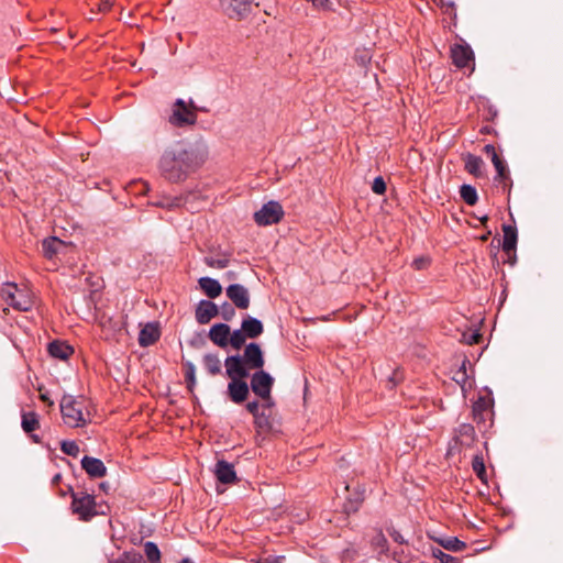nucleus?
Returning a JSON list of instances; mask_svg holds the SVG:
<instances>
[{
    "label": "nucleus",
    "instance_id": "nucleus-55",
    "mask_svg": "<svg viewBox=\"0 0 563 563\" xmlns=\"http://www.w3.org/2000/svg\"><path fill=\"white\" fill-rule=\"evenodd\" d=\"M179 563H194V561H191L190 559L188 558H185L183 559Z\"/></svg>",
    "mask_w": 563,
    "mask_h": 563
},
{
    "label": "nucleus",
    "instance_id": "nucleus-11",
    "mask_svg": "<svg viewBox=\"0 0 563 563\" xmlns=\"http://www.w3.org/2000/svg\"><path fill=\"white\" fill-rule=\"evenodd\" d=\"M485 154L490 157L492 163L497 172V176L495 178L496 181L503 184L504 187L507 186L509 179V172L503 158L497 154V151L493 144H486L484 146Z\"/></svg>",
    "mask_w": 563,
    "mask_h": 563
},
{
    "label": "nucleus",
    "instance_id": "nucleus-15",
    "mask_svg": "<svg viewBox=\"0 0 563 563\" xmlns=\"http://www.w3.org/2000/svg\"><path fill=\"white\" fill-rule=\"evenodd\" d=\"M219 314L218 306L210 300H200L196 308V320L199 324H207Z\"/></svg>",
    "mask_w": 563,
    "mask_h": 563
},
{
    "label": "nucleus",
    "instance_id": "nucleus-4",
    "mask_svg": "<svg viewBox=\"0 0 563 563\" xmlns=\"http://www.w3.org/2000/svg\"><path fill=\"white\" fill-rule=\"evenodd\" d=\"M5 301L15 310L30 311L33 307V297L26 288H19L16 284H7L2 289Z\"/></svg>",
    "mask_w": 563,
    "mask_h": 563
},
{
    "label": "nucleus",
    "instance_id": "nucleus-10",
    "mask_svg": "<svg viewBox=\"0 0 563 563\" xmlns=\"http://www.w3.org/2000/svg\"><path fill=\"white\" fill-rule=\"evenodd\" d=\"M451 58L457 68H465L470 65H474L473 49L466 43L454 44L451 46Z\"/></svg>",
    "mask_w": 563,
    "mask_h": 563
},
{
    "label": "nucleus",
    "instance_id": "nucleus-42",
    "mask_svg": "<svg viewBox=\"0 0 563 563\" xmlns=\"http://www.w3.org/2000/svg\"><path fill=\"white\" fill-rule=\"evenodd\" d=\"M219 308V313L225 321H231L235 316V310L231 303L224 302Z\"/></svg>",
    "mask_w": 563,
    "mask_h": 563
},
{
    "label": "nucleus",
    "instance_id": "nucleus-7",
    "mask_svg": "<svg viewBox=\"0 0 563 563\" xmlns=\"http://www.w3.org/2000/svg\"><path fill=\"white\" fill-rule=\"evenodd\" d=\"M71 508L81 520H89L97 515L95 497L86 493H73Z\"/></svg>",
    "mask_w": 563,
    "mask_h": 563
},
{
    "label": "nucleus",
    "instance_id": "nucleus-39",
    "mask_svg": "<svg viewBox=\"0 0 563 563\" xmlns=\"http://www.w3.org/2000/svg\"><path fill=\"white\" fill-rule=\"evenodd\" d=\"M466 363L464 360L461 367L454 373L453 379L461 386L462 390H465V385L467 384L468 376L466 373Z\"/></svg>",
    "mask_w": 563,
    "mask_h": 563
},
{
    "label": "nucleus",
    "instance_id": "nucleus-21",
    "mask_svg": "<svg viewBox=\"0 0 563 563\" xmlns=\"http://www.w3.org/2000/svg\"><path fill=\"white\" fill-rule=\"evenodd\" d=\"M241 329L245 332L249 339H256L264 331L262 321L251 316H246L243 319L241 323Z\"/></svg>",
    "mask_w": 563,
    "mask_h": 563
},
{
    "label": "nucleus",
    "instance_id": "nucleus-8",
    "mask_svg": "<svg viewBox=\"0 0 563 563\" xmlns=\"http://www.w3.org/2000/svg\"><path fill=\"white\" fill-rule=\"evenodd\" d=\"M253 0H220L223 12L230 19H243L250 12Z\"/></svg>",
    "mask_w": 563,
    "mask_h": 563
},
{
    "label": "nucleus",
    "instance_id": "nucleus-1",
    "mask_svg": "<svg viewBox=\"0 0 563 563\" xmlns=\"http://www.w3.org/2000/svg\"><path fill=\"white\" fill-rule=\"evenodd\" d=\"M208 156L209 147L203 140L187 145L176 143L164 151L158 167L164 178L172 183H180L199 169Z\"/></svg>",
    "mask_w": 563,
    "mask_h": 563
},
{
    "label": "nucleus",
    "instance_id": "nucleus-25",
    "mask_svg": "<svg viewBox=\"0 0 563 563\" xmlns=\"http://www.w3.org/2000/svg\"><path fill=\"white\" fill-rule=\"evenodd\" d=\"M51 356L58 360H67L74 352L73 347L64 342L54 341L48 344Z\"/></svg>",
    "mask_w": 563,
    "mask_h": 563
},
{
    "label": "nucleus",
    "instance_id": "nucleus-16",
    "mask_svg": "<svg viewBox=\"0 0 563 563\" xmlns=\"http://www.w3.org/2000/svg\"><path fill=\"white\" fill-rule=\"evenodd\" d=\"M454 440L461 446L471 448L476 441V432L474 427L470 423H461L454 430Z\"/></svg>",
    "mask_w": 563,
    "mask_h": 563
},
{
    "label": "nucleus",
    "instance_id": "nucleus-53",
    "mask_svg": "<svg viewBox=\"0 0 563 563\" xmlns=\"http://www.w3.org/2000/svg\"><path fill=\"white\" fill-rule=\"evenodd\" d=\"M478 220H479L483 224H485V223L488 221V216H487V214L481 216V217H478Z\"/></svg>",
    "mask_w": 563,
    "mask_h": 563
},
{
    "label": "nucleus",
    "instance_id": "nucleus-49",
    "mask_svg": "<svg viewBox=\"0 0 563 563\" xmlns=\"http://www.w3.org/2000/svg\"><path fill=\"white\" fill-rule=\"evenodd\" d=\"M308 2H311L313 7L318 9H328L329 8V0H307Z\"/></svg>",
    "mask_w": 563,
    "mask_h": 563
},
{
    "label": "nucleus",
    "instance_id": "nucleus-46",
    "mask_svg": "<svg viewBox=\"0 0 563 563\" xmlns=\"http://www.w3.org/2000/svg\"><path fill=\"white\" fill-rule=\"evenodd\" d=\"M113 5V0H99L97 9L99 12H108Z\"/></svg>",
    "mask_w": 563,
    "mask_h": 563
},
{
    "label": "nucleus",
    "instance_id": "nucleus-2",
    "mask_svg": "<svg viewBox=\"0 0 563 563\" xmlns=\"http://www.w3.org/2000/svg\"><path fill=\"white\" fill-rule=\"evenodd\" d=\"M82 409L84 402L73 396H64L60 400V413L63 421L70 428L82 427L87 423Z\"/></svg>",
    "mask_w": 563,
    "mask_h": 563
},
{
    "label": "nucleus",
    "instance_id": "nucleus-43",
    "mask_svg": "<svg viewBox=\"0 0 563 563\" xmlns=\"http://www.w3.org/2000/svg\"><path fill=\"white\" fill-rule=\"evenodd\" d=\"M433 556L438 559L440 563H460V560L457 558L448 554L442 550H434Z\"/></svg>",
    "mask_w": 563,
    "mask_h": 563
},
{
    "label": "nucleus",
    "instance_id": "nucleus-31",
    "mask_svg": "<svg viewBox=\"0 0 563 563\" xmlns=\"http://www.w3.org/2000/svg\"><path fill=\"white\" fill-rule=\"evenodd\" d=\"M460 196L463 201L468 206L476 205L478 200L476 188L472 185H462L460 188Z\"/></svg>",
    "mask_w": 563,
    "mask_h": 563
},
{
    "label": "nucleus",
    "instance_id": "nucleus-5",
    "mask_svg": "<svg viewBox=\"0 0 563 563\" xmlns=\"http://www.w3.org/2000/svg\"><path fill=\"white\" fill-rule=\"evenodd\" d=\"M274 385V378L265 371L257 369L251 377V389L252 391L262 398L265 404L264 406H272V388Z\"/></svg>",
    "mask_w": 563,
    "mask_h": 563
},
{
    "label": "nucleus",
    "instance_id": "nucleus-33",
    "mask_svg": "<svg viewBox=\"0 0 563 563\" xmlns=\"http://www.w3.org/2000/svg\"><path fill=\"white\" fill-rule=\"evenodd\" d=\"M144 552L150 563H161V551L156 543L152 541L145 542Z\"/></svg>",
    "mask_w": 563,
    "mask_h": 563
},
{
    "label": "nucleus",
    "instance_id": "nucleus-3",
    "mask_svg": "<svg viewBox=\"0 0 563 563\" xmlns=\"http://www.w3.org/2000/svg\"><path fill=\"white\" fill-rule=\"evenodd\" d=\"M196 109L192 100H190L189 106H187L185 100L178 98L173 104L168 121L172 125L177 128L194 125L197 122Z\"/></svg>",
    "mask_w": 563,
    "mask_h": 563
},
{
    "label": "nucleus",
    "instance_id": "nucleus-57",
    "mask_svg": "<svg viewBox=\"0 0 563 563\" xmlns=\"http://www.w3.org/2000/svg\"><path fill=\"white\" fill-rule=\"evenodd\" d=\"M41 399H42L43 401H48V398H47V396H45V395H41Z\"/></svg>",
    "mask_w": 563,
    "mask_h": 563
},
{
    "label": "nucleus",
    "instance_id": "nucleus-41",
    "mask_svg": "<svg viewBox=\"0 0 563 563\" xmlns=\"http://www.w3.org/2000/svg\"><path fill=\"white\" fill-rule=\"evenodd\" d=\"M185 367H186L185 379L187 383V387L190 390H192V388L196 385V367L191 362H186Z\"/></svg>",
    "mask_w": 563,
    "mask_h": 563
},
{
    "label": "nucleus",
    "instance_id": "nucleus-51",
    "mask_svg": "<svg viewBox=\"0 0 563 563\" xmlns=\"http://www.w3.org/2000/svg\"><path fill=\"white\" fill-rule=\"evenodd\" d=\"M479 338H481V334H479V333H477V332H473V333L468 336V339H466V340H467V342H468L470 344H474V343H477V342H478Z\"/></svg>",
    "mask_w": 563,
    "mask_h": 563
},
{
    "label": "nucleus",
    "instance_id": "nucleus-40",
    "mask_svg": "<svg viewBox=\"0 0 563 563\" xmlns=\"http://www.w3.org/2000/svg\"><path fill=\"white\" fill-rule=\"evenodd\" d=\"M60 450L66 455L77 457L80 449L79 445L75 441L64 440L60 443Z\"/></svg>",
    "mask_w": 563,
    "mask_h": 563
},
{
    "label": "nucleus",
    "instance_id": "nucleus-20",
    "mask_svg": "<svg viewBox=\"0 0 563 563\" xmlns=\"http://www.w3.org/2000/svg\"><path fill=\"white\" fill-rule=\"evenodd\" d=\"M208 336L219 347H227L229 344L230 327L227 323H216L210 328Z\"/></svg>",
    "mask_w": 563,
    "mask_h": 563
},
{
    "label": "nucleus",
    "instance_id": "nucleus-45",
    "mask_svg": "<svg viewBox=\"0 0 563 563\" xmlns=\"http://www.w3.org/2000/svg\"><path fill=\"white\" fill-rule=\"evenodd\" d=\"M430 260L428 257L421 256L417 257L412 261V267L417 271H421L428 267Z\"/></svg>",
    "mask_w": 563,
    "mask_h": 563
},
{
    "label": "nucleus",
    "instance_id": "nucleus-32",
    "mask_svg": "<svg viewBox=\"0 0 563 563\" xmlns=\"http://www.w3.org/2000/svg\"><path fill=\"white\" fill-rule=\"evenodd\" d=\"M203 262L207 266L212 268H225L230 263V255L224 253L219 256H206L203 258Z\"/></svg>",
    "mask_w": 563,
    "mask_h": 563
},
{
    "label": "nucleus",
    "instance_id": "nucleus-27",
    "mask_svg": "<svg viewBox=\"0 0 563 563\" xmlns=\"http://www.w3.org/2000/svg\"><path fill=\"white\" fill-rule=\"evenodd\" d=\"M483 166L484 162L479 156L467 154L465 157V170L475 176L481 177L483 176Z\"/></svg>",
    "mask_w": 563,
    "mask_h": 563
},
{
    "label": "nucleus",
    "instance_id": "nucleus-26",
    "mask_svg": "<svg viewBox=\"0 0 563 563\" xmlns=\"http://www.w3.org/2000/svg\"><path fill=\"white\" fill-rule=\"evenodd\" d=\"M504 239H503V250L505 252H510L516 249L517 245V229L509 224L503 225Z\"/></svg>",
    "mask_w": 563,
    "mask_h": 563
},
{
    "label": "nucleus",
    "instance_id": "nucleus-28",
    "mask_svg": "<svg viewBox=\"0 0 563 563\" xmlns=\"http://www.w3.org/2000/svg\"><path fill=\"white\" fill-rule=\"evenodd\" d=\"M202 363L206 371L212 376L220 374L222 371V363L218 354L207 353L202 358Z\"/></svg>",
    "mask_w": 563,
    "mask_h": 563
},
{
    "label": "nucleus",
    "instance_id": "nucleus-29",
    "mask_svg": "<svg viewBox=\"0 0 563 563\" xmlns=\"http://www.w3.org/2000/svg\"><path fill=\"white\" fill-rule=\"evenodd\" d=\"M100 325L102 329V335L106 340H111L114 338L115 333L121 331L120 322L113 321L111 318H102L100 321Z\"/></svg>",
    "mask_w": 563,
    "mask_h": 563
},
{
    "label": "nucleus",
    "instance_id": "nucleus-14",
    "mask_svg": "<svg viewBox=\"0 0 563 563\" xmlns=\"http://www.w3.org/2000/svg\"><path fill=\"white\" fill-rule=\"evenodd\" d=\"M228 298L239 309H247L250 306V292L241 284H232L225 289Z\"/></svg>",
    "mask_w": 563,
    "mask_h": 563
},
{
    "label": "nucleus",
    "instance_id": "nucleus-13",
    "mask_svg": "<svg viewBox=\"0 0 563 563\" xmlns=\"http://www.w3.org/2000/svg\"><path fill=\"white\" fill-rule=\"evenodd\" d=\"M241 357L250 369H261L265 364L263 351L260 344L255 342H252L245 346L244 353Z\"/></svg>",
    "mask_w": 563,
    "mask_h": 563
},
{
    "label": "nucleus",
    "instance_id": "nucleus-18",
    "mask_svg": "<svg viewBox=\"0 0 563 563\" xmlns=\"http://www.w3.org/2000/svg\"><path fill=\"white\" fill-rule=\"evenodd\" d=\"M81 467L85 472L93 478H101L107 474V467L103 462L99 459L91 456H84L81 459Z\"/></svg>",
    "mask_w": 563,
    "mask_h": 563
},
{
    "label": "nucleus",
    "instance_id": "nucleus-30",
    "mask_svg": "<svg viewBox=\"0 0 563 563\" xmlns=\"http://www.w3.org/2000/svg\"><path fill=\"white\" fill-rule=\"evenodd\" d=\"M22 429L25 433H31L40 427L38 417L34 411L24 412L22 415Z\"/></svg>",
    "mask_w": 563,
    "mask_h": 563
},
{
    "label": "nucleus",
    "instance_id": "nucleus-22",
    "mask_svg": "<svg viewBox=\"0 0 563 563\" xmlns=\"http://www.w3.org/2000/svg\"><path fill=\"white\" fill-rule=\"evenodd\" d=\"M159 339V330L154 323H147L139 333V344L143 347L154 344Z\"/></svg>",
    "mask_w": 563,
    "mask_h": 563
},
{
    "label": "nucleus",
    "instance_id": "nucleus-54",
    "mask_svg": "<svg viewBox=\"0 0 563 563\" xmlns=\"http://www.w3.org/2000/svg\"><path fill=\"white\" fill-rule=\"evenodd\" d=\"M181 203H183V202H181V199H180V198H178V199H176V200H175V202H174V203H172L170 206H180Z\"/></svg>",
    "mask_w": 563,
    "mask_h": 563
},
{
    "label": "nucleus",
    "instance_id": "nucleus-50",
    "mask_svg": "<svg viewBox=\"0 0 563 563\" xmlns=\"http://www.w3.org/2000/svg\"><path fill=\"white\" fill-rule=\"evenodd\" d=\"M285 556H267L258 561V563H282Z\"/></svg>",
    "mask_w": 563,
    "mask_h": 563
},
{
    "label": "nucleus",
    "instance_id": "nucleus-17",
    "mask_svg": "<svg viewBox=\"0 0 563 563\" xmlns=\"http://www.w3.org/2000/svg\"><path fill=\"white\" fill-rule=\"evenodd\" d=\"M250 394V387L244 379L230 380L228 384V395L235 404L246 400Z\"/></svg>",
    "mask_w": 563,
    "mask_h": 563
},
{
    "label": "nucleus",
    "instance_id": "nucleus-44",
    "mask_svg": "<svg viewBox=\"0 0 563 563\" xmlns=\"http://www.w3.org/2000/svg\"><path fill=\"white\" fill-rule=\"evenodd\" d=\"M372 190L376 195H384L386 191V183L382 176H378L374 179L372 184Z\"/></svg>",
    "mask_w": 563,
    "mask_h": 563
},
{
    "label": "nucleus",
    "instance_id": "nucleus-24",
    "mask_svg": "<svg viewBox=\"0 0 563 563\" xmlns=\"http://www.w3.org/2000/svg\"><path fill=\"white\" fill-rule=\"evenodd\" d=\"M64 242L56 236L46 238L42 241L43 255L46 258L52 260L64 247Z\"/></svg>",
    "mask_w": 563,
    "mask_h": 563
},
{
    "label": "nucleus",
    "instance_id": "nucleus-23",
    "mask_svg": "<svg viewBox=\"0 0 563 563\" xmlns=\"http://www.w3.org/2000/svg\"><path fill=\"white\" fill-rule=\"evenodd\" d=\"M198 284L202 291L211 299L219 297L222 292L220 283L214 278L201 277L199 278Z\"/></svg>",
    "mask_w": 563,
    "mask_h": 563
},
{
    "label": "nucleus",
    "instance_id": "nucleus-36",
    "mask_svg": "<svg viewBox=\"0 0 563 563\" xmlns=\"http://www.w3.org/2000/svg\"><path fill=\"white\" fill-rule=\"evenodd\" d=\"M372 547L378 551L379 553H386L388 551V541L386 537L383 534L382 531H378L373 538H372Z\"/></svg>",
    "mask_w": 563,
    "mask_h": 563
},
{
    "label": "nucleus",
    "instance_id": "nucleus-37",
    "mask_svg": "<svg viewBox=\"0 0 563 563\" xmlns=\"http://www.w3.org/2000/svg\"><path fill=\"white\" fill-rule=\"evenodd\" d=\"M441 544L444 549L449 551L460 552L463 551L466 548V543L459 540L455 537L448 538L443 541H441Z\"/></svg>",
    "mask_w": 563,
    "mask_h": 563
},
{
    "label": "nucleus",
    "instance_id": "nucleus-48",
    "mask_svg": "<svg viewBox=\"0 0 563 563\" xmlns=\"http://www.w3.org/2000/svg\"><path fill=\"white\" fill-rule=\"evenodd\" d=\"M258 407H260V404L258 401H250L247 402L246 405V409L250 413H252L255 418H257L258 416Z\"/></svg>",
    "mask_w": 563,
    "mask_h": 563
},
{
    "label": "nucleus",
    "instance_id": "nucleus-35",
    "mask_svg": "<svg viewBox=\"0 0 563 563\" xmlns=\"http://www.w3.org/2000/svg\"><path fill=\"white\" fill-rule=\"evenodd\" d=\"M472 468L481 481H486V467L482 455L477 454L473 457Z\"/></svg>",
    "mask_w": 563,
    "mask_h": 563
},
{
    "label": "nucleus",
    "instance_id": "nucleus-52",
    "mask_svg": "<svg viewBox=\"0 0 563 563\" xmlns=\"http://www.w3.org/2000/svg\"><path fill=\"white\" fill-rule=\"evenodd\" d=\"M62 479V475L58 473L52 478V484L57 485Z\"/></svg>",
    "mask_w": 563,
    "mask_h": 563
},
{
    "label": "nucleus",
    "instance_id": "nucleus-56",
    "mask_svg": "<svg viewBox=\"0 0 563 563\" xmlns=\"http://www.w3.org/2000/svg\"><path fill=\"white\" fill-rule=\"evenodd\" d=\"M32 439H33V441H34V442H36V443H38V442H40V439H38V437H37V435H32Z\"/></svg>",
    "mask_w": 563,
    "mask_h": 563
},
{
    "label": "nucleus",
    "instance_id": "nucleus-6",
    "mask_svg": "<svg viewBox=\"0 0 563 563\" xmlns=\"http://www.w3.org/2000/svg\"><path fill=\"white\" fill-rule=\"evenodd\" d=\"M284 217V210L279 202L271 200L254 213V221L262 227L278 223Z\"/></svg>",
    "mask_w": 563,
    "mask_h": 563
},
{
    "label": "nucleus",
    "instance_id": "nucleus-47",
    "mask_svg": "<svg viewBox=\"0 0 563 563\" xmlns=\"http://www.w3.org/2000/svg\"><path fill=\"white\" fill-rule=\"evenodd\" d=\"M388 533L395 542H397L399 544L406 543V540L404 539L402 534L395 528L388 529Z\"/></svg>",
    "mask_w": 563,
    "mask_h": 563
},
{
    "label": "nucleus",
    "instance_id": "nucleus-19",
    "mask_svg": "<svg viewBox=\"0 0 563 563\" xmlns=\"http://www.w3.org/2000/svg\"><path fill=\"white\" fill-rule=\"evenodd\" d=\"M214 474L217 479L222 484H233L236 482V473L234 471V466L224 460L217 462Z\"/></svg>",
    "mask_w": 563,
    "mask_h": 563
},
{
    "label": "nucleus",
    "instance_id": "nucleus-12",
    "mask_svg": "<svg viewBox=\"0 0 563 563\" xmlns=\"http://www.w3.org/2000/svg\"><path fill=\"white\" fill-rule=\"evenodd\" d=\"M493 399L490 396H479L472 406L473 420L479 426L490 418Z\"/></svg>",
    "mask_w": 563,
    "mask_h": 563
},
{
    "label": "nucleus",
    "instance_id": "nucleus-38",
    "mask_svg": "<svg viewBox=\"0 0 563 563\" xmlns=\"http://www.w3.org/2000/svg\"><path fill=\"white\" fill-rule=\"evenodd\" d=\"M109 563H145L143 556L135 552H124L117 560H112Z\"/></svg>",
    "mask_w": 563,
    "mask_h": 563
},
{
    "label": "nucleus",
    "instance_id": "nucleus-34",
    "mask_svg": "<svg viewBox=\"0 0 563 563\" xmlns=\"http://www.w3.org/2000/svg\"><path fill=\"white\" fill-rule=\"evenodd\" d=\"M247 338L249 336L245 334V332L240 328L234 330L232 333L230 332L229 344H231L233 349L240 350L244 345Z\"/></svg>",
    "mask_w": 563,
    "mask_h": 563
},
{
    "label": "nucleus",
    "instance_id": "nucleus-9",
    "mask_svg": "<svg viewBox=\"0 0 563 563\" xmlns=\"http://www.w3.org/2000/svg\"><path fill=\"white\" fill-rule=\"evenodd\" d=\"M225 373L231 380L245 379L250 375V368L240 355L228 356L224 361Z\"/></svg>",
    "mask_w": 563,
    "mask_h": 563
},
{
    "label": "nucleus",
    "instance_id": "nucleus-58",
    "mask_svg": "<svg viewBox=\"0 0 563 563\" xmlns=\"http://www.w3.org/2000/svg\"><path fill=\"white\" fill-rule=\"evenodd\" d=\"M228 276H229V278H233V277H234V273L229 272V273H228Z\"/></svg>",
    "mask_w": 563,
    "mask_h": 563
}]
</instances>
